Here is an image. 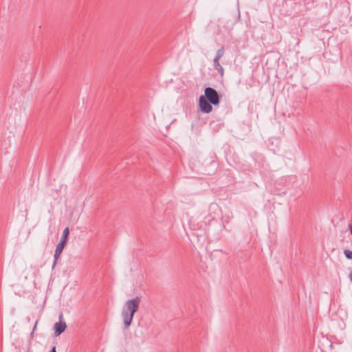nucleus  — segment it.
I'll list each match as a JSON object with an SVG mask.
<instances>
[{"mask_svg":"<svg viewBox=\"0 0 352 352\" xmlns=\"http://www.w3.org/2000/svg\"><path fill=\"white\" fill-rule=\"evenodd\" d=\"M199 106L200 110L205 113H209L212 110V104L206 99L204 96H201L199 99Z\"/></svg>","mask_w":352,"mask_h":352,"instance_id":"obj_3","label":"nucleus"},{"mask_svg":"<svg viewBox=\"0 0 352 352\" xmlns=\"http://www.w3.org/2000/svg\"><path fill=\"white\" fill-rule=\"evenodd\" d=\"M344 254L347 259L352 260V251L350 250H344Z\"/></svg>","mask_w":352,"mask_h":352,"instance_id":"obj_9","label":"nucleus"},{"mask_svg":"<svg viewBox=\"0 0 352 352\" xmlns=\"http://www.w3.org/2000/svg\"><path fill=\"white\" fill-rule=\"evenodd\" d=\"M140 302L141 297L140 296L129 299L125 302L122 310L124 329H128L131 324L134 314L138 311Z\"/></svg>","mask_w":352,"mask_h":352,"instance_id":"obj_1","label":"nucleus"},{"mask_svg":"<svg viewBox=\"0 0 352 352\" xmlns=\"http://www.w3.org/2000/svg\"><path fill=\"white\" fill-rule=\"evenodd\" d=\"M69 234V228L67 227L64 229L60 241L56 245V248L63 250L68 239V236Z\"/></svg>","mask_w":352,"mask_h":352,"instance_id":"obj_5","label":"nucleus"},{"mask_svg":"<svg viewBox=\"0 0 352 352\" xmlns=\"http://www.w3.org/2000/svg\"><path fill=\"white\" fill-rule=\"evenodd\" d=\"M213 65H214V69L219 72V74H220V76L221 77H223V74H224V69L219 63V60H213Z\"/></svg>","mask_w":352,"mask_h":352,"instance_id":"obj_6","label":"nucleus"},{"mask_svg":"<svg viewBox=\"0 0 352 352\" xmlns=\"http://www.w3.org/2000/svg\"><path fill=\"white\" fill-rule=\"evenodd\" d=\"M349 228L352 235V223L349 224Z\"/></svg>","mask_w":352,"mask_h":352,"instance_id":"obj_11","label":"nucleus"},{"mask_svg":"<svg viewBox=\"0 0 352 352\" xmlns=\"http://www.w3.org/2000/svg\"><path fill=\"white\" fill-rule=\"evenodd\" d=\"M59 322L55 323L54 324V334L58 336L60 335L63 332L65 331L67 325L65 321H63V315L62 313H60L59 316Z\"/></svg>","mask_w":352,"mask_h":352,"instance_id":"obj_4","label":"nucleus"},{"mask_svg":"<svg viewBox=\"0 0 352 352\" xmlns=\"http://www.w3.org/2000/svg\"><path fill=\"white\" fill-rule=\"evenodd\" d=\"M204 96L209 102L214 106L218 105L220 102V96L214 88L206 87L204 90Z\"/></svg>","mask_w":352,"mask_h":352,"instance_id":"obj_2","label":"nucleus"},{"mask_svg":"<svg viewBox=\"0 0 352 352\" xmlns=\"http://www.w3.org/2000/svg\"><path fill=\"white\" fill-rule=\"evenodd\" d=\"M224 54H225L224 47L221 46V47L219 48L217 51L216 55H215L213 60H219V61L220 58H221L223 56Z\"/></svg>","mask_w":352,"mask_h":352,"instance_id":"obj_8","label":"nucleus"},{"mask_svg":"<svg viewBox=\"0 0 352 352\" xmlns=\"http://www.w3.org/2000/svg\"><path fill=\"white\" fill-rule=\"evenodd\" d=\"M63 250L56 247L55 253L54 255V261L52 265V269H54L57 263L58 259L60 257Z\"/></svg>","mask_w":352,"mask_h":352,"instance_id":"obj_7","label":"nucleus"},{"mask_svg":"<svg viewBox=\"0 0 352 352\" xmlns=\"http://www.w3.org/2000/svg\"><path fill=\"white\" fill-rule=\"evenodd\" d=\"M349 279L352 282V271L349 273Z\"/></svg>","mask_w":352,"mask_h":352,"instance_id":"obj_12","label":"nucleus"},{"mask_svg":"<svg viewBox=\"0 0 352 352\" xmlns=\"http://www.w3.org/2000/svg\"><path fill=\"white\" fill-rule=\"evenodd\" d=\"M37 323H38V320H36V323H35V324H34V328H33V329H32V333H31V334H30V335H31V337H33L34 331H35V329H36V328Z\"/></svg>","mask_w":352,"mask_h":352,"instance_id":"obj_10","label":"nucleus"}]
</instances>
